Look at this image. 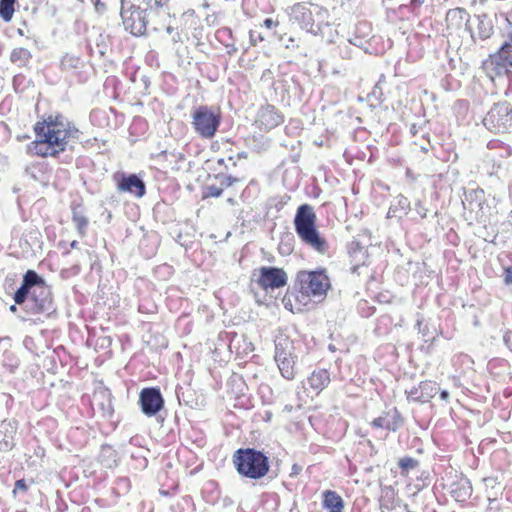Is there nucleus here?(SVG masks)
<instances>
[{
  "label": "nucleus",
  "mask_w": 512,
  "mask_h": 512,
  "mask_svg": "<svg viewBox=\"0 0 512 512\" xmlns=\"http://www.w3.org/2000/svg\"><path fill=\"white\" fill-rule=\"evenodd\" d=\"M34 131L36 137H47L48 142L54 145L59 154L68 146L75 144L81 134L79 129L61 114L50 115L43 122H37Z\"/></svg>",
  "instance_id": "2"
},
{
  "label": "nucleus",
  "mask_w": 512,
  "mask_h": 512,
  "mask_svg": "<svg viewBox=\"0 0 512 512\" xmlns=\"http://www.w3.org/2000/svg\"><path fill=\"white\" fill-rule=\"evenodd\" d=\"M294 227L301 241L314 251L325 254L329 250V244L323 238L316 227V214L309 204L298 207L294 217Z\"/></svg>",
  "instance_id": "3"
},
{
  "label": "nucleus",
  "mask_w": 512,
  "mask_h": 512,
  "mask_svg": "<svg viewBox=\"0 0 512 512\" xmlns=\"http://www.w3.org/2000/svg\"><path fill=\"white\" fill-rule=\"evenodd\" d=\"M287 280V274L281 268L268 266L260 268L258 284L264 290L284 287L287 284Z\"/></svg>",
  "instance_id": "13"
},
{
  "label": "nucleus",
  "mask_w": 512,
  "mask_h": 512,
  "mask_svg": "<svg viewBox=\"0 0 512 512\" xmlns=\"http://www.w3.org/2000/svg\"><path fill=\"white\" fill-rule=\"evenodd\" d=\"M503 340L507 348L512 352V330L504 334Z\"/></svg>",
  "instance_id": "38"
},
{
  "label": "nucleus",
  "mask_w": 512,
  "mask_h": 512,
  "mask_svg": "<svg viewBox=\"0 0 512 512\" xmlns=\"http://www.w3.org/2000/svg\"><path fill=\"white\" fill-rule=\"evenodd\" d=\"M399 210L402 211L405 215L410 210V201L408 200L407 197H405L403 195L397 196L395 204H392L388 210L387 217L388 218L397 217L396 213Z\"/></svg>",
  "instance_id": "29"
},
{
  "label": "nucleus",
  "mask_w": 512,
  "mask_h": 512,
  "mask_svg": "<svg viewBox=\"0 0 512 512\" xmlns=\"http://www.w3.org/2000/svg\"><path fill=\"white\" fill-rule=\"evenodd\" d=\"M418 145L423 152L429 151L430 143L428 140L426 142L419 143Z\"/></svg>",
  "instance_id": "42"
},
{
  "label": "nucleus",
  "mask_w": 512,
  "mask_h": 512,
  "mask_svg": "<svg viewBox=\"0 0 512 512\" xmlns=\"http://www.w3.org/2000/svg\"><path fill=\"white\" fill-rule=\"evenodd\" d=\"M169 1L170 0H142L140 7L150 19H153L169 14Z\"/></svg>",
  "instance_id": "22"
},
{
  "label": "nucleus",
  "mask_w": 512,
  "mask_h": 512,
  "mask_svg": "<svg viewBox=\"0 0 512 512\" xmlns=\"http://www.w3.org/2000/svg\"><path fill=\"white\" fill-rule=\"evenodd\" d=\"M374 428H382L392 432H396L404 425V418L396 407L384 411L379 417L375 418L372 423Z\"/></svg>",
  "instance_id": "17"
},
{
  "label": "nucleus",
  "mask_w": 512,
  "mask_h": 512,
  "mask_svg": "<svg viewBox=\"0 0 512 512\" xmlns=\"http://www.w3.org/2000/svg\"><path fill=\"white\" fill-rule=\"evenodd\" d=\"M439 391L437 385L431 381H422L418 386L406 391L407 399L413 402L426 403Z\"/></svg>",
  "instance_id": "19"
},
{
  "label": "nucleus",
  "mask_w": 512,
  "mask_h": 512,
  "mask_svg": "<svg viewBox=\"0 0 512 512\" xmlns=\"http://www.w3.org/2000/svg\"><path fill=\"white\" fill-rule=\"evenodd\" d=\"M233 465L242 477L259 480L270 469L269 457L255 448H239L232 456Z\"/></svg>",
  "instance_id": "4"
},
{
  "label": "nucleus",
  "mask_w": 512,
  "mask_h": 512,
  "mask_svg": "<svg viewBox=\"0 0 512 512\" xmlns=\"http://www.w3.org/2000/svg\"><path fill=\"white\" fill-rule=\"evenodd\" d=\"M423 2L424 0H411L410 4L415 8L421 6Z\"/></svg>",
  "instance_id": "48"
},
{
  "label": "nucleus",
  "mask_w": 512,
  "mask_h": 512,
  "mask_svg": "<svg viewBox=\"0 0 512 512\" xmlns=\"http://www.w3.org/2000/svg\"><path fill=\"white\" fill-rule=\"evenodd\" d=\"M79 64V58L65 55L61 60V66L63 69H73L76 68Z\"/></svg>",
  "instance_id": "32"
},
{
  "label": "nucleus",
  "mask_w": 512,
  "mask_h": 512,
  "mask_svg": "<svg viewBox=\"0 0 512 512\" xmlns=\"http://www.w3.org/2000/svg\"><path fill=\"white\" fill-rule=\"evenodd\" d=\"M18 317H19L22 321H27V320H28V318H27V317H25V316H21V315H19Z\"/></svg>",
  "instance_id": "55"
},
{
  "label": "nucleus",
  "mask_w": 512,
  "mask_h": 512,
  "mask_svg": "<svg viewBox=\"0 0 512 512\" xmlns=\"http://www.w3.org/2000/svg\"><path fill=\"white\" fill-rule=\"evenodd\" d=\"M483 194H484L483 190L471 191L469 194H466V200L468 199V197H471L472 195H474L475 198H479V197L483 196Z\"/></svg>",
  "instance_id": "40"
},
{
  "label": "nucleus",
  "mask_w": 512,
  "mask_h": 512,
  "mask_svg": "<svg viewBox=\"0 0 512 512\" xmlns=\"http://www.w3.org/2000/svg\"><path fill=\"white\" fill-rule=\"evenodd\" d=\"M487 150L486 158L497 165H500L503 159L510 157L512 154L511 147L497 139L488 142Z\"/></svg>",
  "instance_id": "20"
},
{
  "label": "nucleus",
  "mask_w": 512,
  "mask_h": 512,
  "mask_svg": "<svg viewBox=\"0 0 512 512\" xmlns=\"http://www.w3.org/2000/svg\"><path fill=\"white\" fill-rule=\"evenodd\" d=\"M290 16L291 19L298 23L303 30L314 35H317L320 31V26L315 24L313 11L305 4L297 3L292 6Z\"/></svg>",
  "instance_id": "14"
},
{
  "label": "nucleus",
  "mask_w": 512,
  "mask_h": 512,
  "mask_svg": "<svg viewBox=\"0 0 512 512\" xmlns=\"http://www.w3.org/2000/svg\"><path fill=\"white\" fill-rule=\"evenodd\" d=\"M223 189L215 185H210L206 188L205 196L207 197H219L222 195Z\"/></svg>",
  "instance_id": "34"
},
{
  "label": "nucleus",
  "mask_w": 512,
  "mask_h": 512,
  "mask_svg": "<svg viewBox=\"0 0 512 512\" xmlns=\"http://www.w3.org/2000/svg\"><path fill=\"white\" fill-rule=\"evenodd\" d=\"M449 492L457 502H464L471 496L472 486L467 478L460 477L449 485Z\"/></svg>",
  "instance_id": "23"
},
{
  "label": "nucleus",
  "mask_w": 512,
  "mask_h": 512,
  "mask_svg": "<svg viewBox=\"0 0 512 512\" xmlns=\"http://www.w3.org/2000/svg\"><path fill=\"white\" fill-rule=\"evenodd\" d=\"M330 373L326 369H318L314 370L311 375L308 377L307 382L308 385L315 391L316 394H319L323 389H325L330 383Z\"/></svg>",
  "instance_id": "24"
},
{
  "label": "nucleus",
  "mask_w": 512,
  "mask_h": 512,
  "mask_svg": "<svg viewBox=\"0 0 512 512\" xmlns=\"http://www.w3.org/2000/svg\"><path fill=\"white\" fill-rule=\"evenodd\" d=\"M503 277L506 285L512 284V267H507L504 269Z\"/></svg>",
  "instance_id": "37"
},
{
  "label": "nucleus",
  "mask_w": 512,
  "mask_h": 512,
  "mask_svg": "<svg viewBox=\"0 0 512 512\" xmlns=\"http://www.w3.org/2000/svg\"><path fill=\"white\" fill-rule=\"evenodd\" d=\"M422 325H423L422 320L418 319V320H417V322H416L415 327L417 328V330L419 331V333H422L423 335H425V331H424V329L422 328Z\"/></svg>",
  "instance_id": "43"
},
{
  "label": "nucleus",
  "mask_w": 512,
  "mask_h": 512,
  "mask_svg": "<svg viewBox=\"0 0 512 512\" xmlns=\"http://www.w3.org/2000/svg\"><path fill=\"white\" fill-rule=\"evenodd\" d=\"M13 299L28 315L51 316L56 312L50 285L34 270L25 272Z\"/></svg>",
  "instance_id": "1"
},
{
  "label": "nucleus",
  "mask_w": 512,
  "mask_h": 512,
  "mask_svg": "<svg viewBox=\"0 0 512 512\" xmlns=\"http://www.w3.org/2000/svg\"><path fill=\"white\" fill-rule=\"evenodd\" d=\"M227 202H228L229 204H231V205H234V204H235V201H234V199H233V198H228V199H227Z\"/></svg>",
  "instance_id": "53"
},
{
  "label": "nucleus",
  "mask_w": 512,
  "mask_h": 512,
  "mask_svg": "<svg viewBox=\"0 0 512 512\" xmlns=\"http://www.w3.org/2000/svg\"><path fill=\"white\" fill-rule=\"evenodd\" d=\"M191 125L194 132L203 139H212L221 123V114L219 111L200 105L193 109L191 113Z\"/></svg>",
  "instance_id": "8"
},
{
  "label": "nucleus",
  "mask_w": 512,
  "mask_h": 512,
  "mask_svg": "<svg viewBox=\"0 0 512 512\" xmlns=\"http://www.w3.org/2000/svg\"><path fill=\"white\" fill-rule=\"evenodd\" d=\"M16 0H0V18L5 22L11 21Z\"/></svg>",
  "instance_id": "30"
},
{
  "label": "nucleus",
  "mask_w": 512,
  "mask_h": 512,
  "mask_svg": "<svg viewBox=\"0 0 512 512\" xmlns=\"http://www.w3.org/2000/svg\"><path fill=\"white\" fill-rule=\"evenodd\" d=\"M172 41H173L174 43H178V42H181V41H182V39H181V35H180V33H179V32H176L175 34H173V36H172Z\"/></svg>",
  "instance_id": "46"
},
{
  "label": "nucleus",
  "mask_w": 512,
  "mask_h": 512,
  "mask_svg": "<svg viewBox=\"0 0 512 512\" xmlns=\"http://www.w3.org/2000/svg\"><path fill=\"white\" fill-rule=\"evenodd\" d=\"M78 245H79V243H78V241H76V240H73V241L70 243V247H71V249H78Z\"/></svg>",
  "instance_id": "50"
},
{
  "label": "nucleus",
  "mask_w": 512,
  "mask_h": 512,
  "mask_svg": "<svg viewBox=\"0 0 512 512\" xmlns=\"http://www.w3.org/2000/svg\"><path fill=\"white\" fill-rule=\"evenodd\" d=\"M28 153L41 157H56L59 155L54 145L48 142L47 137H37L27 146Z\"/></svg>",
  "instance_id": "21"
},
{
  "label": "nucleus",
  "mask_w": 512,
  "mask_h": 512,
  "mask_svg": "<svg viewBox=\"0 0 512 512\" xmlns=\"http://www.w3.org/2000/svg\"><path fill=\"white\" fill-rule=\"evenodd\" d=\"M263 25L266 28L270 29V28L274 27L276 24L271 18H267L264 20Z\"/></svg>",
  "instance_id": "41"
},
{
  "label": "nucleus",
  "mask_w": 512,
  "mask_h": 512,
  "mask_svg": "<svg viewBox=\"0 0 512 512\" xmlns=\"http://www.w3.org/2000/svg\"><path fill=\"white\" fill-rule=\"evenodd\" d=\"M314 8H315V10H317L318 13L321 12V9L319 8V6H315Z\"/></svg>",
  "instance_id": "56"
},
{
  "label": "nucleus",
  "mask_w": 512,
  "mask_h": 512,
  "mask_svg": "<svg viewBox=\"0 0 512 512\" xmlns=\"http://www.w3.org/2000/svg\"><path fill=\"white\" fill-rule=\"evenodd\" d=\"M95 7L97 11H102L105 9L104 3H102L100 0L95 1Z\"/></svg>",
  "instance_id": "44"
},
{
  "label": "nucleus",
  "mask_w": 512,
  "mask_h": 512,
  "mask_svg": "<svg viewBox=\"0 0 512 512\" xmlns=\"http://www.w3.org/2000/svg\"><path fill=\"white\" fill-rule=\"evenodd\" d=\"M121 4V17L125 30L134 36L143 35L151 19L141 7L131 6V9L127 10L124 7V0H121Z\"/></svg>",
  "instance_id": "11"
},
{
  "label": "nucleus",
  "mask_w": 512,
  "mask_h": 512,
  "mask_svg": "<svg viewBox=\"0 0 512 512\" xmlns=\"http://www.w3.org/2000/svg\"><path fill=\"white\" fill-rule=\"evenodd\" d=\"M348 50H350V47H349V45H346L345 46V51H342L343 57H348L349 56Z\"/></svg>",
  "instance_id": "51"
},
{
  "label": "nucleus",
  "mask_w": 512,
  "mask_h": 512,
  "mask_svg": "<svg viewBox=\"0 0 512 512\" xmlns=\"http://www.w3.org/2000/svg\"><path fill=\"white\" fill-rule=\"evenodd\" d=\"M166 31H167V33H168V34H172V33H173V31H174V29H173V27L168 26V27L166 28Z\"/></svg>",
  "instance_id": "52"
},
{
  "label": "nucleus",
  "mask_w": 512,
  "mask_h": 512,
  "mask_svg": "<svg viewBox=\"0 0 512 512\" xmlns=\"http://www.w3.org/2000/svg\"><path fill=\"white\" fill-rule=\"evenodd\" d=\"M72 222L74 223L79 236L81 238L85 237L87 235L89 220L81 205H74L72 207Z\"/></svg>",
  "instance_id": "25"
},
{
  "label": "nucleus",
  "mask_w": 512,
  "mask_h": 512,
  "mask_svg": "<svg viewBox=\"0 0 512 512\" xmlns=\"http://www.w3.org/2000/svg\"><path fill=\"white\" fill-rule=\"evenodd\" d=\"M141 411L147 417L157 415L164 408V398L157 387H147L139 394Z\"/></svg>",
  "instance_id": "12"
},
{
  "label": "nucleus",
  "mask_w": 512,
  "mask_h": 512,
  "mask_svg": "<svg viewBox=\"0 0 512 512\" xmlns=\"http://www.w3.org/2000/svg\"><path fill=\"white\" fill-rule=\"evenodd\" d=\"M415 210L422 218H425L427 216L428 210L424 207L421 201L416 202Z\"/></svg>",
  "instance_id": "36"
},
{
  "label": "nucleus",
  "mask_w": 512,
  "mask_h": 512,
  "mask_svg": "<svg viewBox=\"0 0 512 512\" xmlns=\"http://www.w3.org/2000/svg\"><path fill=\"white\" fill-rule=\"evenodd\" d=\"M292 237L288 234L285 237L281 239V242L279 244V250L282 254H290L292 251L291 246Z\"/></svg>",
  "instance_id": "33"
},
{
  "label": "nucleus",
  "mask_w": 512,
  "mask_h": 512,
  "mask_svg": "<svg viewBox=\"0 0 512 512\" xmlns=\"http://www.w3.org/2000/svg\"><path fill=\"white\" fill-rule=\"evenodd\" d=\"M284 121L283 114L271 104L259 108L256 117V124L261 130L269 131Z\"/></svg>",
  "instance_id": "16"
},
{
  "label": "nucleus",
  "mask_w": 512,
  "mask_h": 512,
  "mask_svg": "<svg viewBox=\"0 0 512 512\" xmlns=\"http://www.w3.org/2000/svg\"><path fill=\"white\" fill-rule=\"evenodd\" d=\"M484 126L494 133H505L512 128V107L507 102H499L488 111L483 119Z\"/></svg>",
  "instance_id": "10"
},
{
  "label": "nucleus",
  "mask_w": 512,
  "mask_h": 512,
  "mask_svg": "<svg viewBox=\"0 0 512 512\" xmlns=\"http://www.w3.org/2000/svg\"><path fill=\"white\" fill-rule=\"evenodd\" d=\"M18 305H19V304H16V302H15L13 305H11V306L9 307L10 312H12V313L16 314V313L18 312V310H19V309H18Z\"/></svg>",
  "instance_id": "49"
},
{
  "label": "nucleus",
  "mask_w": 512,
  "mask_h": 512,
  "mask_svg": "<svg viewBox=\"0 0 512 512\" xmlns=\"http://www.w3.org/2000/svg\"><path fill=\"white\" fill-rule=\"evenodd\" d=\"M470 15L464 8H454L446 13V29L448 35L459 34L461 31L468 32Z\"/></svg>",
  "instance_id": "15"
},
{
  "label": "nucleus",
  "mask_w": 512,
  "mask_h": 512,
  "mask_svg": "<svg viewBox=\"0 0 512 512\" xmlns=\"http://www.w3.org/2000/svg\"><path fill=\"white\" fill-rule=\"evenodd\" d=\"M477 26L473 30L469 28L470 39L468 43H462L458 49L460 57L464 58L467 62H474L481 56L483 49L482 42L491 38L494 34L496 15L491 16L487 13L480 14L476 17Z\"/></svg>",
  "instance_id": "5"
},
{
  "label": "nucleus",
  "mask_w": 512,
  "mask_h": 512,
  "mask_svg": "<svg viewBox=\"0 0 512 512\" xmlns=\"http://www.w3.org/2000/svg\"><path fill=\"white\" fill-rule=\"evenodd\" d=\"M323 506L329 512H343L344 502L335 491H325L323 494Z\"/></svg>",
  "instance_id": "26"
},
{
  "label": "nucleus",
  "mask_w": 512,
  "mask_h": 512,
  "mask_svg": "<svg viewBox=\"0 0 512 512\" xmlns=\"http://www.w3.org/2000/svg\"><path fill=\"white\" fill-rule=\"evenodd\" d=\"M32 58L31 52L26 48H15L10 54V61L18 66H25Z\"/></svg>",
  "instance_id": "28"
},
{
  "label": "nucleus",
  "mask_w": 512,
  "mask_h": 512,
  "mask_svg": "<svg viewBox=\"0 0 512 512\" xmlns=\"http://www.w3.org/2000/svg\"><path fill=\"white\" fill-rule=\"evenodd\" d=\"M27 484L24 479L17 480L14 487V492L17 490L25 492L27 490Z\"/></svg>",
  "instance_id": "39"
},
{
  "label": "nucleus",
  "mask_w": 512,
  "mask_h": 512,
  "mask_svg": "<svg viewBox=\"0 0 512 512\" xmlns=\"http://www.w3.org/2000/svg\"><path fill=\"white\" fill-rule=\"evenodd\" d=\"M293 470H294V471H297V465H294V466H293Z\"/></svg>",
  "instance_id": "57"
},
{
  "label": "nucleus",
  "mask_w": 512,
  "mask_h": 512,
  "mask_svg": "<svg viewBox=\"0 0 512 512\" xmlns=\"http://www.w3.org/2000/svg\"><path fill=\"white\" fill-rule=\"evenodd\" d=\"M419 461L412 457H403L398 461V466L401 468V474L406 475L409 470L418 467Z\"/></svg>",
  "instance_id": "31"
},
{
  "label": "nucleus",
  "mask_w": 512,
  "mask_h": 512,
  "mask_svg": "<svg viewBox=\"0 0 512 512\" xmlns=\"http://www.w3.org/2000/svg\"><path fill=\"white\" fill-rule=\"evenodd\" d=\"M274 359L283 378L293 380L296 377L298 355L292 340L280 337L275 341Z\"/></svg>",
  "instance_id": "9"
},
{
  "label": "nucleus",
  "mask_w": 512,
  "mask_h": 512,
  "mask_svg": "<svg viewBox=\"0 0 512 512\" xmlns=\"http://www.w3.org/2000/svg\"><path fill=\"white\" fill-rule=\"evenodd\" d=\"M440 398L443 401H447L449 399V392L447 390L440 391Z\"/></svg>",
  "instance_id": "45"
},
{
  "label": "nucleus",
  "mask_w": 512,
  "mask_h": 512,
  "mask_svg": "<svg viewBox=\"0 0 512 512\" xmlns=\"http://www.w3.org/2000/svg\"><path fill=\"white\" fill-rule=\"evenodd\" d=\"M99 459L104 467L114 468L117 466L118 457L116 450L110 445H103L100 450Z\"/></svg>",
  "instance_id": "27"
},
{
  "label": "nucleus",
  "mask_w": 512,
  "mask_h": 512,
  "mask_svg": "<svg viewBox=\"0 0 512 512\" xmlns=\"http://www.w3.org/2000/svg\"><path fill=\"white\" fill-rule=\"evenodd\" d=\"M410 132L413 135V137H416V135L419 132V128H417V126L415 124H412L410 127Z\"/></svg>",
  "instance_id": "47"
},
{
  "label": "nucleus",
  "mask_w": 512,
  "mask_h": 512,
  "mask_svg": "<svg viewBox=\"0 0 512 512\" xmlns=\"http://www.w3.org/2000/svg\"><path fill=\"white\" fill-rule=\"evenodd\" d=\"M296 284L302 297L323 298L331 284L324 269L314 271H299Z\"/></svg>",
  "instance_id": "7"
},
{
  "label": "nucleus",
  "mask_w": 512,
  "mask_h": 512,
  "mask_svg": "<svg viewBox=\"0 0 512 512\" xmlns=\"http://www.w3.org/2000/svg\"><path fill=\"white\" fill-rule=\"evenodd\" d=\"M506 39L499 49L482 61L484 73L494 80L496 77L506 75L512 68V12L506 15Z\"/></svg>",
  "instance_id": "6"
},
{
  "label": "nucleus",
  "mask_w": 512,
  "mask_h": 512,
  "mask_svg": "<svg viewBox=\"0 0 512 512\" xmlns=\"http://www.w3.org/2000/svg\"><path fill=\"white\" fill-rule=\"evenodd\" d=\"M249 38L253 45H256L259 41H262L264 39L261 33L256 30H250Z\"/></svg>",
  "instance_id": "35"
},
{
  "label": "nucleus",
  "mask_w": 512,
  "mask_h": 512,
  "mask_svg": "<svg viewBox=\"0 0 512 512\" xmlns=\"http://www.w3.org/2000/svg\"><path fill=\"white\" fill-rule=\"evenodd\" d=\"M227 181H228V182H227V184H228V185H231V184H232V182L234 181V179H232V177H228V178H227Z\"/></svg>",
  "instance_id": "54"
},
{
  "label": "nucleus",
  "mask_w": 512,
  "mask_h": 512,
  "mask_svg": "<svg viewBox=\"0 0 512 512\" xmlns=\"http://www.w3.org/2000/svg\"><path fill=\"white\" fill-rule=\"evenodd\" d=\"M117 189L120 192H126L141 198L146 193L145 182L136 174H122L117 183Z\"/></svg>",
  "instance_id": "18"
}]
</instances>
